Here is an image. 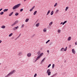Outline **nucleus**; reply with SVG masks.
<instances>
[{
	"mask_svg": "<svg viewBox=\"0 0 77 77\" xmlns=\"http://www.w3.org/2000/svg\"><path fill=\"white\" fill-rule=\"evenodd\" d=\"M20 6H21L20 4H19L15 5L13 7V10H15V9H18V8H19Z\"/></svg>",
	"mask_w": 77,
	"mask_h": 77,
	"instance_id": "nucleus-1",
	"label": "nucleus"
},
{
	"mask_svg": "<svg viewBox=\"0 0 77 77\" xmlns=\"http://www.w3.org/2000/svg\"><path fill=\"white\" fill-rule=\"evenodd\" d=\"M20 6H21L20 4H19L15 5L13 7V10H15V9H18V8H19Z\"/></svg>",
	"mask_w": 77,
	"mask_h": 77,
	"instance_id": "nucleus-2",
	"label": "nucleus"
},
{
	"mask_svg": "<svg viewBox=\"0 0 77 77\" xmlns=\"http://www.w3.org/2000/svg\"><path fill=\"white\" fill-rule=\"evenodd\" d=\"M18 23V20H17L15 22H14L13 24L11 25V26H15V25H16L17 24V23Z\"/></svg>",
	"mask_w": 77,
	"mask_h": 77,
	"instance_id": "nucleus-3",
	"label": "nucleus"
},
{
	"mask_svg": "<svg viewBox=\"0 0 77 77\" xmlns=\"http://www.w3.org/2000/svg\"><path fill=\"white\" fill-rule=\"evenodd\" d=\"M15 72H16V71L15 70H12L10 72V75H12L13 74H14V73H15Z\"/></svg>",
	"mask_w": 77,
	"mask_h": 77,
	"instance_id": "nucleus-4",
	"label": "nucleus"
},
{
	"mask_svg": "<svg viewBox=\"0 0 77 77\" xmlns=\"http://www.w3.org/2000/svg\"><path fill=\"white\" fill-rule=\"evenodd\" d=\"M41 57L39 55L36 59L35 60V61H34V62L35 63V62H36V61H37V60H38V59H39Z\"/></svg>",
	"mask_w": 77,
	"mask_h": 77,
	"instance_id": "nucleus-5",
	"label": "nucleus"
},
{
	"mask_svg": "<svg viewBox=\"0 0 77 77\" xmlns=\"http://www.w3.org/2000/svg\"><path fill=\"white\" fill-rule=\"evenodd\" d=\"M19 28V26H17V27H15L13 29V30H17Z\"/></svg>",
	"mask_w": 77,
	"mask_h": 77,
	"instance_id": "nucleus-6",
	"label": "nucleus"
},
{
	"mask_svg": "<svg viewBox=\"0 0 77 77\" xmlns=\"http://www.w3.org/2000/svg\"><path fill=\"white\" fill-rule=\"evenodd\" d=\"M23 54V53L22 52H19L17 54V56H21Z\"/></svg>",
	"mask_w": 77,
	"mask_h": 77,
	"instance_id": "nucleus-7",
	"label": "nucleus"
},
{
	"mask_svg": "<svg viewBox=\"0 0 77 77\" xmlns=\"http://www.w3.org/2000/svg\"><path fill=\"white\" fill-rule=\"evenodd\" d=\"M35 6H33L32 8H31L30 10H29V11L30 12H32V11H33V9H35Z\"/></svg>",
	"mask_w": 77,
	"mask_h": 77,
	"instance_id": "nucleus-8",
	"label": "nucleus"
},
{
	"mask_svg": "<svg viewBox=\"0 0 77 77\" xmlns=\"http://www.w3.org/2000/svg\"><path fill=\"white\" fill-rule=\"evenodd\" d=\"M72 51L73 54H75V51L74 49H72Z\"/></svg>",
	"mask_w": 77,
	"mask_h": 77,
	"instance_id": "nucleus-9",
	"label": "nucleus"
},
{
	"mask_svg": "<svg viewBox=\"0 0 77 77\" xmlns=\"http://www.w3.org/2000/svg\"><path fill=\"white\" fill-rule=\"evenodd\" d=\"M27 56L28 57H30L31 56V53H28L27 54Z\"/></svg>",
	"mask_w": 77,
	"mask_h": 77,
	"instance_id": "nucleus-10",
	"label": "nucleus"
},
{
	"mask_svg": "<svg viewBox=\"0 0 77 77\" xmlns=\"http://www.w3.org/2000/svg\"><path fill=\"white\" fill-rule=\"evenodd\" d=\"M39 25H40V23H38L36 24L35 26L36 27H39Z\"/></svg>",
	"mask_w": 77,
	"mask_h": 77,
	"instance_id": "nucleus-11",
	"label": "nucleus"
},
{
	"mask_svg": "<svg viewBox=\"0 0 77 77\" xmlns=\"http://www.w3.org/2000/svg\"><path fill=\"white\" fill-rule=\"evenodd\" d=\"M71 37H69V38H68L67 40L68 41H71Z\"/></svg>",
	"mask_w": 77,
	"mask_h": 77,
	"instance_id": "nucleus-12",
	"label": "nucleus"
},
{
	"mask_svg": "<svg viewBox=\"0 0 77 77\" xmlns=\"http://www.w3.org/2000/svg\"><path fill=\"white\" fill-rule=\"evenodd\" d=\"M29 18L26 19L25 20V22H26V23H27V22H28V21H29Z\"/></svg>",
	"mask_w": 77,
	"mask_h": 77,
	"instance_id": "nucleus-13",
	"label": "nucleus"
},
{
	"mask_svg": "<svg viewBox=\"0 0 77 77\" xmlns=\"http://www.w3.org/2000/svg\"><path fill=\"white\" fill-rule=\"evenodd\" d=\"M43 32H47V28H45L44 29H43Z\"/></svg>",
	"mask_w": 77,
	"mask_h": 77,
	"instance_id": "nucleus-14",
	"label": "nucleus"
},
{
	"mask_svg": "<svg viewBox=\"0 0 77 77\" xmlns=\"http://www.w3.org/2000/svg\"><path fill=\"white\" fill-rule=\"evenodd\" d=\"M50 12H51V11H50V10H49L48 11L47 14H46L47 15H48V14L50 13Z\"/></svg>",
	"mask_w": 77,
	"mask_h": 77,
	"instance_id": "nucleus-15",
	"label": "nucleus"
},
{
	"mask_svg": "<svg viewBox=\"0 0 77 77\" xmlns=\"http://www.w3.org/2000/svg\"><path fill=\"white\" fill-rule=\"evenodd\" d=\"M1 27V28H2V29H5V28L6 27V26H5L3 25Z\"/></svg>",
	"mask_w": 77,
	"mask_h": 77,
	"instance_id": "nucleus-16",
	"label": "nucleus"
},
{
	"mask_svg": "<svg viewBox=\"0 0 77 77\" xmlns=\"http://www.w3.org/2000/svg\"><path fill=\"white\" fill-rule=\"evenodd\" d=\"M50 72V69H48L47 70L46 73L47 74L48 73V72Z\"/></svg>",
	"mask_w": 77,
	"mask_h": 77,
	"instance_id": "nucleus-17",
	"label": "nucleus"
},
{
	"mask_svg": "<svg viewBox=\"0 0 77 77\" xmlns=\"http://www.w3.org/2000/svg\"><path fill=\"white\" fill-rule=\"evenodd\" d=\"M37 13V11H35L33 13V15H35Z\"/></svg>",
	"mask_w": 77,
	"mask_h": 77,
	"instance_id": "nucleus-18",
	"label": "nucleus"
},
{
	"mask_svg": "<svg viewBox=\"0 0 77 77\" xmlns=\"http://www.w3.org/2000/svg\"><path fill=\"white\" fill-rule=\"evenodd\" d=\"M8 11V9H5L3 10V12H7Z\"/></svg>",
	"mask_w": 77,
	"mask_h": 77,
	"instance_id": "nucleus-19",
	"label": "nucleus"
},
{
	"mask_svg": "<svg viewBox=\"0 0 77 77\" xmlns=\"http://www.w3.org/2000/svg\"><path fill=\"white\" fill-rule=\"evenodd\" d=\"M64 50V48H62L60 49L61 51H63Z\"/></svg>",
	"mask_w": 77,
	"mask_h": 77,
	"instance_id": "nucleus-20",
	"label": "nucleus"
},
{
	"mask_svg": "<svg viewBox=\"0 0 77 77\" xmlns=\"http://www.w3.org/2000/svg\"><path fill=\"white\" fill-rule=\"evenodd\" d=\"M54 12L53 11H52L51 13V15H53V13Z\"/></svg>",
	"mask_w": 77,
	"mask_h": 77,
	"instance_id": "nucleus-21",
	"label": "nucleus"
},
{
	"mask_svg": "<svg viewBox=\"0 0 77 77\" xmlns=\"http://www.w3.org/2000/svg\"><path fill=\"white\" fill-rule=\"evenodd\" d=\"M67 23V21H65L62 23L63 25H64V24H65V23Z\"/></svg>",
	"mask_w": 77,
	"mask_h": 77,
	"instance_id": "nucleus-22",
	"label": "nucleus"
},
{
	"mask_svg": "<svg viewBox=\"0 0 77 77\" xmlns=\"http://www.w3.org/2000/svg\"><path fill=\"white\" fill-rule=\"evenodd\" d=\"M67 47H66L64 49V51H66L67 50Z\"/></svg>",
	"mask_w": 77,
	"mask_h": 77,
	"instance_id": "nucleus-23",
	"label": "nucleus"
},
{
	"mask_svg": "<svg viewBox=\"0 0 77 77\" xmlns=\"http://www.w3.org/2000/svg\"><path fill=\"white\" fill-rule=\"evenodd\" d=\"M18 15H19V13H16L15 14V16H18Z\"/></svg>",
	"mask_w": 77,
	"mask_h": 77,
	"instance_id": "nucleus-24",
	"label": "nucleus"
},
{
	"mask_svg": "<svg viewBox=\"0 0 77 77\" xmlns=\"http://www.w3.org/2000/svg\"><path fill=\"white\" fill-rule=\"evenodd\" d=\"M42 55H44V53H41V54L39 55V56H40V57H41V56H42Z\"/></svg>",
	"mask_w": 77,
	"mask_h": 77,
	"instance_id": "nucleus-25",
	"label": "nucleus"
},
{
	"mask_svg": "<svg viewBox=\"0 0 77 77\" xmlns=\"http://www.w3.org/2000/svg\"><path fill=\"white\" fill-rule=\"evenodd\" d=\"M55 65L54 64H53L52 65V69H54V68Z\"/></svg>",
	"mask_w": 77,
	"mask_h": 77,
	"instance_id": "nucleus-26",
	"label": "nucleus"
},
{
	"mask_svg": "<svg viewBox=\"0 0 77 77\" xmlns=\"http://www.w3.org/2000/svg\"><path fill=\"white\" fill-rule=\"evenodd\" d=\"M68 9H69V7H67L66 8V9H65L66 11H67V10H68Z\"/></svg>",
	"mask_w": 77,
	"mask_h": 77,
	"instance_id": "nucleus-27",
	"label": "nucleus"
},
{
	"mask_svg": "<svg viewBox=\"0 0 77 77\" xmlns=\"http://www.w3.org/2000/svg\"><path fill=\"white\" fill-rule=\"evenodd\" d=\"M52 24H53V22H51V23H50L49 25L51 26V25H52Z\"/></svg>",
	"mask_w": 77,
	"mask_h": 77,
	"instance_id": "nucleus-28",
	"label": "nucleus"
},
{
	"mask_svg": "<svg viewBox=\"0 0 77 77\" xmlns=\"http://www.w3.org/2000/svg\"><path fill=\"white\" fill-rule=\"evenodd\" d=\"M47 74H48V75H51V72L48 73Z\"/></svg>",
	"mask_w": 77,
	"mask_h": 77,
	"instance_id": "nucleus-29",
	"label": "nucleus"
},
{
	"mask_svg": "<svg viewBox=\"0 0 77 77\" xmlns=\"http://www.w3.org/2000/svg\"><path fill=\"white\" fill-rule=\"evenodd\" d=\"M59 10H57L55 12L56 14H57V13H58V12H59Z\"/></svg>",
	"mask_w": 77,
	"mask_h": 77,
	"instance_id": "nucleus-30",
	"label": "nucleus"
},
{
	"mask_svg": "<svg viewBox=\"0 0 77 77\" xmlns=\"http://www.w3.org/2000/svg\"><path fill=\"white\" fill-rule=\"evenodd\" d=\"M57 5V3H56L54 5V7H56Z\"/></svg>",
	"mask_w": 77,
	"mask_h": 77,
	"instance_id": "nucleus-31",
	"label": "nucleus"
},
{
	"mask_svg": "<svg viewBox=\"0 0 77 77\" xmlns=\"http://www.w3.org/2000/svg\"><path fill=\"white\" fill-rule=\"evenodd\" d=\"M50 40H48L46 42V44H47L48 42H50Z\"/></svg>",
	"mask_w": 77,
	"mask_h": 77,
	"instance_id": "nucleus-32",
	"label": "nucleus"
},
{
	"mask_svg": "<svg viewBox=\"0 0 77 77\" xmlns=\"http://www.w3.org/2000/svg\"><path fill=\"white\" fill-rule=\"evenodd\" d=\"M4 14V12L3 11L2 12L0 13V15H3Z\"/></svg>",
	"mask_w": 77,
	"mask_h": 77,
	"instance_id": "nucleus-33",
	"label": "nucleus"
},
{
	"mask_svg": "<svg viewBox=\"0 0 77 77\" xmlns=\"http://www.w3.org/2000/svg\"><path fill=\"white\" fill-rule=\"evenodd\" d=\"M24 27V24H23L22 25L21 27V28H23V27Z\"/></svg>",
	"mask_w": 77,
	"mask_h": 77,
	"instance_id": "nucleus-34",
	"label": "nucleus"
},
{
	"mask_svg": "<svg viewBox=\"0 0 77 77\" xmlns=\"http://www.w3.org/2000/svg\"><path fill=\"white\" fill-rule=\"evenodd\" d=\"M37 76V74L35 73L34 76V77H36Z\"/></svg>",
	"mask_w": 77,
	"mask_h": 77,
	"instance_id": "nucleus-35",
	"label": "nucleus"
},
{
	"mask_svg": "<svg viewBox=\"0 0 77 77\" xmlns=\"http://www.w3.org/2000/svg\"><path fill=\"white\" fill-rule=\"evenodd\" d=\"M14 13V12H13L12 13H11L10 14V16H11V15H12V14H13Z\"/></svg>",
	"mask_w": 77,
	"mask_h": 77,
	"instance_id": "nucleus-36",
	"label": "nucleus"
},
{
	"mask_svg": "<svg viewBox=\"0 0 77 77\" xmlns=\"http://www.w3.org/2000/svg\"><path fill=\"white\" fill-rule=\"evenodd\" d=\"M51 66V64H50L48 65V68H49V67H50Z\"/></svg>",
	"mask_w": 77,
	"mask_h": 77,
	"instance_id": "nucleus-37",
	"label": "nucleus"
},
{
	"mask_svg": "<svg viewBox=\"0 0 77 77\" xmlns=\"http://www.w3.org/2000/svg\"><path fill=\"white\" fill-rule=\"evenodd\" d=\"M60 29H58V33H60Z\"/></svg>",
	"mask_w": 77,
	"mask_h": 77,
	"instance_id": "nucleus-38",
	"label": "nucleus"
},
{
	"mask_svg": "<svg viewBox=\"0 0 77 77\" xmlns=\"http://www.w3.org/2000/svg\"><path fill=\"white\" fill-rule=\"evenodd\" d=\"M23 11V9L22 8L20 9V12H22V11Z\"/></svg>",
	"mask_w": 77,
	"mask_h": 77,
	"instance_id": "nucleus-39",
	"label": "nucleus"
},
{
	"mask_svg": "<svg viewBox=\"0 0 77 77\" xmlns=\"http://www.w3.org/2000/svg\"><path fill=\"white\" fill-rule=\"evenodd\" d=\"M40 53H40V51H39V52H38V53H37V54H38V55H39V54H40Z\"/></svg>",
	"mask_w": 77,
	"mask_h": 77,
	"instance_id": "nucleus-40",
	"label": "nucleus"
},
{
	"mask_svg": "<svg viewBox=\"0 0 77 77\" xmlns=\"http://www.w3.org/2000/svg\"><path fill=\"white\" fill-rule=\"evenodd\" d=\"M20 38V37L18 36L16 39H15V40H17V39H18V38Z\"/></svg>",
	"mask_w": 77,
	"mask_h": 77,
	"instance_id": "nucleus-41",
	"label": "nucleus"
},
{
	"mask_svg": "<svg viewBox=\"0 0 77 77\" xmlns=\"http://www.w3.org/2000/svg\"><path fill=\"white\" fill-rule=\"evenodd\" d=\"M20 38V37L18 36L16 39H15V40H17V39H18V38Z\"/></svg>",
	"mask_w": 77,
	"mask_h": 77,
	"instance_id": "nucleus-42",
	"label": "nucleus"
},
{
	"mask_svg": "<svg viewBox=\"0 0 77 77\" xmlns=\"http://www.w3.org/2000/svg\"><path fill=\"white\" fill-rule=\"evenodd\" d=\"M43 62H44V60H42V61L41 64Z\"/></svg>",
	"mask_w": 77,
	"mask_h": 77,
	"instance_id": "nucleus-43",
	"label": "nucleus"
},
{
	"mask_svg": "<svg viewBox=\"0 0 77 77\" xmlns=\"http://www.w3.org/2000/svg\"><path fill=\"white\" fill-rule=\"evenodd\" d=\"M56 75V74H54L52 76H53V77H55V75Z\"/></svg>",
	"mask_w": 77,
	"mask_h": 77,
	"instance_id": "nucleus-44",
	"label": "nucleus"
},
{
	"mask_svg": "<svg viewBox=\"0 0 77 77\" xmlns=\"http://www.w3.org/2000/svg\"><path fill=\"white\" fill-rule=\"evenodd\" d=\"M12 35H13V33H11V34H10V36H12Z\"/></svg>",
	"mask_w": 77,
	"mask_h": 77,
	"instance_id": "nucleus-45",
	"label": "nucleus"
},
{
	"mask_svg": "<svg viewBox=\"0 0 77 77\" xmlns=\"http://www.w3.org/2000/svg\"><path fill=\"white\" fill-rule=\"evenodd\" d=\"M47 52L48 53V54H49V50H48L47 51Z\"/></svg>",
	"mask_w": 77,
	"mask_h": 77,
	"instance_id": "nucleus-46",
	"label": "nucleus"
},
{
	"mask_svg": "<svg viewBox=\"0 0 77 77\" xmlns=\"http://www.w3.org/2000/svg\"><path fill=\"white\" fill-rule=\"evenodd\" d=\"M21 34L20 33V34H19V35L18 36H19L20 37V36H21Z\"/></svg>",
	"mask_w": 77,
	"mask_h": 77,
	"instance_id": "nucleus-47",
	"label": "nucleus"
},
{
	"mask_svg": "<svg viewBox=\"0 0 77 77\" xmlns=\"http://www.w3.org/2000/svg\"><path fill=\"white\" fill-rule=\"evenodd\" d=\"M75 45H77V42H75Z\"/></svg>",
	"mask_w": 77,
	"mask_h": 77,
	"instance_id": "nucleus-48",
	"label": "nucleus"
},
{
	"mask_svg": "<svg viewBox=\"0 0 77 77\" xmlns=\"http://www.w3.org/2000/svg\"><path fill=\"white\" fill-rule=\"evenodd\" d=\"M2 10H3V8H1L0 9V11H2Z\"/></svg>",
	"mask_w": 77,
	"mask_h": 77,
	"instance_id": "nucleus-49",
	"label": "nucleus"
},
{
	"mask_svg": "<svg viewBox=\"0 0 77 77\" xmlns=\"http://www.w3.org/2000/svg\"><path fill=\"white\" fill-rule=\"evenodd\" d=\"M2 42V40H0V44Z\"/></svg>",
	"mask_w": 77,
	"mask_h": 77,
	"instance_id": "nucleus-50",
	"label": "nucleus"
},
{
	"mask_svg": "<svg viewBox=\"0 0 77 77\" xmlns=\"http://www.w3.org/2000/svg\"><path fill=\"white\" fill-rule=\"evenodd\" d=\"M62 23H63V22H61V23H60V24H62Z\"/></svg>",
	"mask_w": 77,
	"mask_h": 77,
	"instance_id": "nucleus-51",
	"label": "nucleus"
},
{
	"mask_svg": "<svg viewBox=\"0 0 77 77\" xmlns=\"http://www.w3.org/2000/svg\"><path fill=\"white\" fill-rule=\"evenodd\" d=\"M51 44H52V43H51L50 44V45H51Z\"/></svg>",
	"mask_w": 77,
	"mask_h": 77,
	"instance_id": "nucleus-52",
	"label": "nucleus"
},
{
	"mask_svg": "<svg viewBox=\"0 0 77 77\" xmlns=\"http://www.w3.org/2000/svg\"><path fill=\"white\" fill-rule=\"evenodd\" d=\"M45 58H44L43 59V60H45Z\"/></svg>",
	"mask_w": 77,
	"mask_h": 77,
	"instance_id": "nucleus-53",
	"label": "nucleus"
},
{
	"mask_svg": "<svg viewBox=\"0 0 77 77\" xmlns=\"http://www.w3.org/2000/svg\"><path fill=\"white\" fill-rule=\"evenodd\" d=\"M41 50H42V48H41Z\"/></svg>",
	"mask_w": 77,
	"mask_h": 77,
	"instance_id": "nucleus-54",
	"label": "nucleus"
},
{
	"mask_svg": "<svg viewBox=\"0 0 77 77\" xmlns=\"http://www.w3.org/2000/svg\"><path fill=\"white\" fill-rule=\"evenodd\" d=\"M26 0H24V2H26Z\"/></svg>",
	"mask_w": 77,
	"mask_h": 77,
	"instance_id": "nucleus-55",
	"label": "nucleus"
},
{
	"mask_svg": "<svg viewBox=\"0 0 77 77\" xmlns=\"http://www.w3.org/2000/svg\"><path fill=\"white\" fill-rule=\"evenodd\" d=\"M9 37H10V34H9Z\"/></svg>",
	"mask_w": 77,
	"mask_h": 77,
	"instance_id": "nucleus-56",
	"label": "nucleus"
},
{
	"mask_svg": "<svg viewBox=\"0 0 77 77\" xmlns=\"http://www.w3.org/2000/svg\"><path fill=\"white\" fill-rule=\"evenodd\" d=\"M64 62H66V60H65V61H64Z\"/></svg>",
	"mask_w": 77,
	"mask_h": 77,
	"instance_id": "nucleus-57",
	"label": "nucleus"
},
{
	"mask_svg": "<svg viewBox=\"0 0 77 77\" xmlns=\"http://www.w3.org/2000/svg\"><path fill=\"white\" fill-rule=\"evenodd\" d=\"M36 23H37V21H36Z\"/></svg>",
	"mask_w": 77,
	"mask_h": 77,
	"instance_id": "nucleus-58",
	"label": "nucleus"
},
{
	"mask_svg": "<svg viewBox=\"0 0 77 77\" xmlns=\"http://www.w3.org/2000/svg\"><path fill=\"white\" fill-rule=\"evenodd\" d=\"M0 65H1V63H0Z\"/></svg>",
	"mask_w": 77,
	"mask_h": 77,
	"instance_id": "nucleus-59",
	"label": "nucleus"
},
{
	"mask_svg": "<svg viewBox=\"0 0 77 77\" xmlns=\"http://www.w3.org/2000/svg\"><path fill=\"white\" fill-rule=\"evenodd\" d=\"M9 16H10V14H9Z\"/></svg>",
	"mask_w": 77,
	"mask_h": 77,
	"instance_id": "nucleus-60",
	"label": "nucleus"
}]
</instances>
